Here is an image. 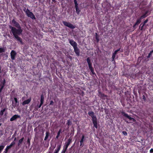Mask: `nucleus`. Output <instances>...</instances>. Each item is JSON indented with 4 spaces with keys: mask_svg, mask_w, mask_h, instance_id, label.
Wrapping results in <instances>:
<instances>
[{
    "mask_svg": "<svg viewBox=\"0 0 153 153\" xmlns=\"http://www.w3.org/2000/svg\"><path fill=\"white\" fill-rule=\"evenodd\" d=\"M18 29H16L15 28L11 26H10V28L12 32L14 35L15 38L17 40L19 41L21 43H22V39L18 35H20L22 32V30L21 29V27H16Z\"/></svg>",
    "mask_w": 153,
    "mask_h": 153,
    "instance_id": "1",
    "label": "nucleus"
},
{
    "mask_svg": "<svg viewBox=\"0 0 153 153\" xmlns=\"http://www.w3.org/2000/svg\"><path fill=\"white\" fill-rule=\"evenodd\" d=\"M26 13L27 15L29 17H30L33 19H35V16L33 13L30 12L28 9H27Z\"/></svg>",
    "mask_w": 153,
    "mask_h": 153,
    "instance_id": "2",
    "label": "nucleus"
},
{
    "mask_svg": "<svg viewBox=\"0 0 153 153\" xmlns=\"http://www.w3.org/2000/svg\"><path fill=\"white\" fill-rule=\"evenodd\" d=\"M62 22L65 26H67L70 28L74 29L75 28V26H73L72 24L69 22L64 21Z\"/></svg>",
    "mask_w": 153,
    "mask_h": 153,
    "instance_id": "3",
    "label": "nucleus"
},
{
    "mask_svg": "<svg viewBox=\"0 0 153 153\" xmlns=\"http://www.w3.org/2000/svg\"><path fill=\"white\" fill-rule=\"evenodd\" d=\"M14 100L15 102L12 101V105L14 108H15L18 105L19 102L18 101L17 98L15 97Z\"/></svg>",
    "mask_w": 153,
    "mask_h": 153,
    "instance_id": "4",
    "label": "nucleus"
},
{
    "mask_svg": "<svg viewBox=\"0 0 153 153\" xmlns=\"http://www.w3.org/2000/svg\"><path fill=\"white\" fill-rule=\"evenodd\" d=\"M122 113L124 116L126 117L129 119L130 120H132L134 122H135V120L134 118H132L130 117L127 114H126L124 112H122Z\"/></svg>",
    "mask_w": 153,
    "mask_h": 153,
    "instance_id": "5",
    "label": "nucleus"
},
{
    "mask_svg": "<svg viewBox=\"0 0 153 153\" xmlns=\"http://www.w3.org/2000/svg\"><path fill=\"white\" fill-rule=\"evenodd\" d=\"M11 59L12 60H14L16 55V53L13 50L10 53Z\"/></svg>",
    "mask_w": 153,
    "mask_h": 153,
    "instance_id": "6",
    "label": "nucleus"
},
{
    "mask_svg": "<svg viewBox=\"0 0 153 153\" xmlns=\"http://www.w3.org/2000/svg\"><path fill=\"white\" fill-rule=\"evenodd\" d=\"M71 141V140L70 139H69L68 140V142L65 143V145L64 146V148L67 150L68 146L70 144Z\"/></svg>",
    "mask_w": 153,
    "mask_h": 153,
    "instance_id": "7",
    "label": "nucleus"
},
{
    "mask_svg": "<svg viewBox=\"0 0 153 153\" xmlns=\"http://www.w3.org/2000/svg\"><path fill=\"white\" fill-rule=\"evenodd\" d=\"M88 114L91 117L92 120L96 119L97 118L94 115V113L93 111H90L88 112Z\"/></svg>",
    "mask_w": 153,
    "mask_h": 153,
    "instance_id": "8",
    "label": "nucleus"
},
{
    "mask_svg": "<svg viewBox=\"0 0 153 153\" xmlns=\"http://www.w3.org/2000/svg\"><path fill=\"white\" fill-rule=\"evenodd\" d=\"M71 44V45L74 48H75L77 47V43L74 42V40H70L69 42Z\"/></svg>",
    "mask_w": 153,
    "mask_h": 153,
    "instance_id": "9",
    "label": "nucleus"
},
{
    "mask_svg": "<svg viewBox=\"0 0 153 153\" xmlns=\"http://www.w3.org/2000/svg\"><path fill=\"white\" fill-rule=\"evenodd\" d=\"M20 116L18 115L15 114L13 115L10 119V121H12L16 119L17 118H19Z\"/></svg>",
    "mask_w": 153,
    "mask_h": 153,
    "instance_id": "10",
    "label": "nucleus"
},
{
    "mask_svg": "<svg viewBox=\"0 0 153 153\" xmlns=\"http://www.w3.org/2000/svg\"><path fill=\"white\" fill-rule=\"evenodd\" d=\"M12 23L14 24V25L16 27H20L19 24L14 19H13L12 21Z\"/></svg>",
    "mask_w": 153,
    "mask_h": 153,
    "instance_id": "11",
    "label": "nucleus"
},
{
    "mask_svg": "<svg viewBox=\"0 0 153 153\" xmlns=\"http://www.w3.org/2000/svg\"><path fill=\"white\" fill-rule=\"evenodd\" d=\"M74 52H75L76 54L78 56L79 55V49L76 47L75 48H74Z\"/></svg>",
    "mask_w": 153,
    "mask_h": 153,
    "instance_id": "12",
    "label": "nucleus"
},
{
    "mask_svg": "<svg viewBox=\"0 0 153 153\" xmlns=\"http://www.w3.org/2000/svg\"><path fill=\"white\" fill-rule=\"evenodd\" d=\"M15 144V142H12L9 146L7 147L6 148V151L8 150L9 149L11 148L12 147V146L14 145Z\"/></svg>",
    "mask_w": 153,
    "mask_h": 153,
    "instance_id": "13",
    "label": "nucleus"
},
{
    "mask_svg": "<svg viewBox=\"0 0 153 153\" xmlns=\"http://www.w3.org/2000/svg\"><path fill=\"white\" fill-rule=\"evenodd\" d=\"M31 99L29 98L27 100L24 101L22 103L23 105L28 104L31 101Z\"/></svg>",
    "mask_w": 153,
    "mask_h": 153,
    "instance_id": "14",
    "label": "nucleus"
},
{
    "mask_svg": "<svg viewBox=\"0 0 153 153\" xmlns=\"http://www.w3.org/2000/svg\"><path fill=\"white\" fill-rule=\"evenodd\" d=\"M93 123L94 125V126L96 128H97V119L92 120Z\"/></svg>",
    "mask_w": 153,
    "mask_h": 153,
    "instance_id": "15",
    "label": "nucleus"
},
{
    "mask_svg": "<svg viewBox=\"0 0 153 153\" xmlns=\"http://www.w3.org/2000/svg\"><path fill=\"white\" fill-rule=\"evenodd\" d=\"M5 79H4L3 82L2 84V85L1 84V88L0 89V93L2 91V90L3 88H4V84L5 83Z\"/></svg>",
    "mask_w": 153,
    "mask_h": 153,
    "instance_id": "16",
    "label": "nucleus"
},
{
    "mask_svg": "<svg viewBox=\"0 0 153 153\" xmlns=\"http://www.w3.org/2000/svg\"><path fill=\"white\" fill-rule=\"evenodd\" d=\"M84 135H82V138L81 140L80 141V146H82L83 144V142L84 140Z\"/></svg>",
    "mask_w": 153,
    "mask_h": 153,
    "instance_id": "17",
    "label": "nucleus"
},
{
    "mask_svg": "<svg viewBox=\"0 0 153 153\" xmlns=\"http://www.w3.org/2000/svg\"><path fill=\"white\" fill-rule=\"evenodd\" d=\"M61 147V145H59V146H57V149L55 150L54 153H58V152L60 150Z\"/></svg>",
    "mask_w": 153,
    "mask_h": 153,
    "instance_id": "18",
    "label": "nucleus"
},
{
    "mask_svg": "<svg viewBox=\"0 0 153 153\" xmlns=\"http://www.w3.org/2000/svg\"><path fill=\"white\" fill-rule=\"evenodd\" d=\"M49 134V132H46V136H45V137L44 139L45 140L47 139V138H48V137Z\"/></svg>",
    "mask_w": 153,
    "mask_h": 153,
    "instance_id": "19",
    "label": "nucleus"
},
{
    "mask_svg": "<svg viewBox=\"0 0 153 153\" xmlns=\"http://www.w3.org/2000/svg\"><path fill=\"white\" fill-rule=\"evenodd\" d=\"M148 21V19H146V20H145V21L144 22L142 26H141V30H143V26L145 25V24Z\"/></svg>",
    "mask_w": 153,
    "mask_h": 153,
    "instance_id": "20",
    "label": "nucleus"
},
{
    "mask_svg": "<svg viewBox=\"0 0 153 153\" xmlns=\"http://www.w3.org/2000/svg\"><path fill=\"white\" fill-rule=\"evenodd\" d=\"M24 139V137H22L21 139L19 140V142L18 143V145H19L20 144H21L22 142V141Z\"/></svg>",
    "mask_w": 153,
    "mask_h": 153,
    "instance_id": "21",
    "label": "nucleus"
},
{
    "mask_svg": "<svg viewBox=\"0 0 153 153\" xmlns=\"http://www.w3.org/2000/svg\"><path fill=\"white\" fill-rule=\"evenodd\" d=\"M44 97L42 95L41 96V97L40 102L43 103V102H44Z\"/></svg>",
    "mask_w": 153,
    "mask_h": 153,
    "instance_id": "22",
    "label": "nucleus"
},
{
    "mask_svg": "<svg viewBox=\"0 0 153 153\" xmlns=\"http://www.w3.org/2000/svg\"><path fill=\"white\" fill-rule=\"evenodd\" d=\"M76 11L78 14H79L80 12V10L79 9L78 6L75 7Z\"/></svg>",
    "mask_w": 153,
    "mask_h": 153,
    "instance_id": "23",
    "label": "nucleus"
},
{
    "mask_svg": "<svg viewBox=\"0 0 153 153\" xmlns=\"http://www.w3.org/2000/svg\"><path fill=\"white\" fill-rule=\"evenodd\" d=\"M116 53H113V55H112V61H114V59L115 57V56H116Z\"/></svg>",
    "mask_w": 153,
    "mask_h": 153,
    "instance_id": "24",
    "label": "nucleus"
},
{
    "mask_svg": "<svg viewBox=\"0 0 153 153\" xmlns=\"http://www.w3.org/2000/svg\"><path fill=\"white\" fill-rule=\"evenodd\" d=\"M5 49L4 48H0V53L4 52Z\"/></svg>",
    "mask_w": 153,
    "mask_h": 153,
    "instance_id": "25",
    "label": "nucleus"
},
{
    "mask_svg": "<svg viewBox=\"0 0 153 153\" xmlns=\"http://www.w3.org/2000/svg\"><path fill=\"white\" fill-rule=\"evenodd\" d=\"M5 111V109H4L3 110L1 111L0 112V115L2 116L4 112Z\"/></svg>",
    "mask_w": 153,
    "mask_h": 153,
    "instance_id": "26",
    "label": "nucleus"
},
{
    "mask_svg": "<svg viewBox=\"0 0 153 153\" xmlns=\"http://www.w3.org/2000/svg\"><path fill=\"white\" fill-rule=\"evenodd\" d=\"M61 132V129H60L58 132L57 135L56 137V138L57 139L59 137L60 133Z\"/></svg>",
    "mask_w": 153,
    "mask_h": 153,
    "instance_id": "27",
    "label": "nucleus"
},
{
    "mask_svg": "<svg viewBox=\"0 0 153 153\" xmlns=\"http://www.w3.org/2000/svg\"><path fill=\"white\" fill-rule=\"evenodd\" d=\"M4 146H0V153H1V151L3 149H4Z\"/></svg>",
    "mask_w": 153,
    "mask_h": 153,
    "instance_id": "28",
    "label": "nucleus"
},
{
    "mask_svg": "<svg viewBox=\"0 0 153 153\" xmlns=\"http://www.w3.org/2000/svg\"><path fill=\"white\" fill-rule=\"evenodd\" d=\"M88 66L89 67V68L90 70H92V69H93V68L91 66V63L88 64Z\"/></svg>",
    "mask_w": 153,
    "mask_h": 153,
    "instance_id": "29",
    "label": "nucleus"
},
{
    "mask_svg": "<svg viewBox=\"0 0 153 153\" xmlns=\"http://www.w3.org/2000/svg\"><path fill=\"white\" fill-rule=\"evenodd\" d=\"M140 23L139 22H138L137 21V22L135 23V24L133 26V27L135 28V27L136 25H138Z\"/></svg>",
    "mask_w": 153,
    "mask_h": 153,
    "instance_id": "30",
    "label": "nucleus"
},
{
    "mask_svg": "<svg viewBox=\"0 0 153 153\" xmlns=\"http://www.w3.org/2000/svg\"><path fill=\"white\" fill-rule=\"evenodd\" d=\"M74 2L75 4V7L78 6V4L77 3V2L76 0H74Z\"/></svg>",
    "mask_w": 153,
    "mask_h": 153,
    "instance_id": "31",
    "label": "nucleus"
},
{
    "mask_svg": "<svg viewBox=\"0 0 153 153\" xmlns=\"http://www.w3.org/2000/svg\"><path fill=\"white\" fill-rule=\"evenodd\" d=\"M87 61L88 64L91 63L90 62V60L89 58H88L87 59Z\"/></svg>",
    "mask_w": 153,
    "mask_h": 153,
    "instance_id": "32",
    "label": "nucleus"
},
{
    "mask_svg": "<svg viewBox=\"0 0 153 153\" xmlns=\"http://www.w3.org/2000/svg\"><path fill=\"white\" fill-rule=\"evenodd\" d=\"M71 124V121H70V120H68V122H67V124H68V126H69V125H70Z\"/></svg>",
    "mask_w": 153,
    "mask_h": 153,
    "instance_id": "33",
    "label": "nucleus"
},
{
    "mask_svg": "<svg viewBox=\"0 0 153 153\" xmlns=\"http://www.w3.org/2000/svg\"><path fill=\"white\" fill-rule=\"evenodd\" d=\"M122 133L125 136L127 135V132L126 131H123Z\"/></svg>",
    "mask_w": 153,
    "mask_h": 153,
    "instance_id": "34",
    "label": "nucleus"
},
{
    "mask_svg": "<svg viewBox=\"0 0 153 153\" xmlns=\"http://www.w3.org/2000/svg\"><path fill=\"white\" fill-rule=\"evenodd\" d=\"M152 53L151 52H150V53H149V55H148L147 57L148 58H149L152 55Z\"/></svg>",
    "mask_w": 153,
    "mask_h": 153,
    "instance_id": "35",
    "label": "nucleus"
},
{
    "mask_svg": "<svg viewBox=\"0 0 153 153\" xmlns=\"http://www.w3.org/2000/svg\"><path fill=\"white\" fill-rule=\"evenodd\" d=\"M141 18H140L139 19H138L137 21L139 22L140 23V22H141Z\"/></svg>",
    "mask_w": 153,
    "mask_h": 153,
    "instance_id": "36",
    "label": "nucleus"
},
{
    "mask_svg": "<svg viewBox=\"0 0 153 153\" xmlns=\"http://www.w3.org/2000/svg\"><path fill=\"white\" fill-rule=\"evenodd\" d=\"M146 17V15H143L140 18H141V19H142L143 18Z\"/></svg>",
    "mask_w": 153,
    "mask_h": 153,
    "instance_id": "37",
    "label": "nucleus"
},
{
    "mask_svg": "<svg viewBox=\"0 0 153 153\" xmlns=\"http://www.w3.org/2000/svg\"><path fill=\"white\" fill-rule=\"evenodd\" d=\"M120 48H119V49H117L115 51H114V53H116L117 54V53L118 51H120Z\"/></svg>",
    "mask_w": 153,
    "mask_h": 153,
    "instance_id": "38",
    "label": "nucleus"
},
{
    "mask_svg": "<svg viewBox=\"0 0 153 153\" xmlns=\"http://www.w3.org/2000/svg\"><path fill=\"white\" fill-rule=\"evenodd\" d=\"M96 39L97 40V41L98 42L99 41V39H98V37L97 36V33H96Z\"/></svg>",
    "mask_w": 153,
    "mask_h": 153,
    "instance_id": "39",
    "label": "nucleus"
},
{
    "mask_svg": "<svg viewBox=\"0 0 153 153\" xmlns=\"http://www.w3.org/2000/svg\"><path fill=\"white\" fill-rule=\"evenodd\" d=\"M66 150H67L66 149L64 148L63 150L62 151V152H63V153H65V152H66Z\"/></svg>",
    "mask_w": 153,
    "mask_h": 153,
    "instance_id": "40",
    "label": "nucleus"
},
{
    "mask_svg": "<svg viewBox=\"0 0 153 153\" xmlns=\"http://www.w3.org/2000/svg\"><path fill=\"white\" fill-rule=\"evenodd\" d=\"M91 71L92 74H94L95 73L94 72V70H93V69H92V70H90Z\"/></svg>",
    "mask_w": 153,
    "mask_h": 153,
    "instance_id": "41",
    "label": "nucleus"
},
{
    "mask_svg": "<svg viewBox=\"0 0 153 153\" xmlns=\"http://www.w3.org/2000/svg\"><path fill=\"white\" fill-rule=\"evenodd\" d=\"M53 103V102L52 100H51L50 102V105H52Z\"/></svg>",
    "mask_w": 153,
    "mask_h": 153,
    "instance_id": "42",
    "label": "nucleus"
},
{
    "mask_svg": "<svg viewBox=\"0 0 153 153\" xmlns=\"http://www.w3.org/2000/svg\"><path fill=\"white\" fill-rule=\"evenodd\" d=\"M150 152H153V149H151L150 151Z\"/></svg>",
    "mask_w": 153,
    "mask_h": 153,
    "instance_id": "43",
    "label": "nucleus"
},
{
    "mask_svg": "<svg viewBox=\"0 0 153 153\" xmlns=\"http://www.w3.org/2000/svg\"><path fill=\"white\" fill-rule=\"evenodd\" d=\"M43 104V103L40 102V105H39V108H40L41 107V106H42V105Z\"/></svg>",
    "mask_w": 153,
    "mask_h": 153,
    "instance_id": "44",
    "label": "nucleus"
},
{
    "mask_svg": "<svg viewBox=\"0 0 153 153\" xmlns=\"http://www.w3.org/2000/svg\"><path fill=\"white\" fill-rule=\"evenodd\" d=\"M8 151V150L6 151V149L5 150V151H4V153H7V152Z\"/></svg>",
    "mask_w": 153,
    "mask_h": 153,
    "instance_id": "45",
    "label": "nucleus"
},
{
    "mask_svg": "<svg viewBox=\"0 0 153 153\" xmlns=\"http://www.w3.org/2000/svg\"><path fill=\"white\" fill-rule=\"evenodd\" d=\"M152 53H153V50L150 52Z\"/></svg>",
    "mask_w": 153,
    "mask_h": 153,
    "instance_id": "46",
    "label": "nucleus"
},
{
    "mask_svg": "<svg viewBox=\"0 0 153 153\" xmlns=\"http://www.w3.org/2000/svg\"><path fill=\"white\" fill-rule=\"evenodd\" d=\"M1 67H0V71H1Z\"/></svg>",
    "mask_w": 153,
    "mask_h": 153,
    "instance_id": "47",
    "label": "nucleus"
},
{
    "mask_svg": "<svg viewBox=\"0 0 153 153\" xmlns=\"http://www.w3.org/2000/svg\"><path fill=\"white\" fill-rule=\"evenodd\" d=\"M1 123H0V126H1Z\"/></svg>",
    "mask_w": 153,
    "mask_h": 153,
    "instance_id": "48",
    "label": "nucleus"
},
{
    "mask_svg": "<svg viewBox=\"0 0 153 153\" xmlns=\"http://www.w3.org/2000/svg\"><path fill=\"white\" fill-rule=\"evenodd\" d=\"M28 142H29V140L28 139L27 140Z\"/></svg>",
    "mask_w": 153,
    "mask_h": 153,
    "instance_id": "49",
    "label": "nucleus"
},
{
    "mask_svg": "<svg viewBox=\"0 0 153 153\" xmlns=\"http://www.w3.org/2000/svg\"><path fill=\"white\" fill-rule=\"evenodd\" d=\"M53 1H54L55 0H52Z\"/></svg>",
    "mask_w": 153,
    "mask_h": 153,
    "instance_id": "50",
    "label": "nucleus"
}]
</instances>
